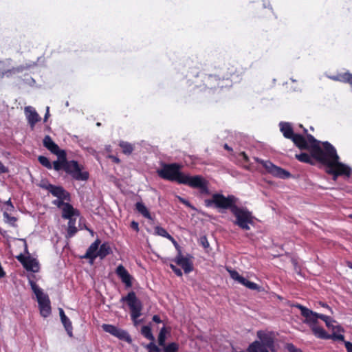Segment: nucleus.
I'll return each mask as SVG.
<instances>
[{"mask_svg":"<svg viewBox=\"0 0 352 352\" xmlns=\"http://www.w3.org/2000/svg\"><path fill=\"white\" fill-rule=\"evenodd\" d=\"M241 155L244 157L245 160H248V156L244 152H241Z\"/></svg>","mask_w":352,"mask_h":352,"instance_id":"obj_57","label":"nucleus"},{"mask_svg":"<svg viewBox=\"0 0 352 352\" xmlns=\"http://www.w3.org/2000/svg\"><path fill=\"white\" fill-rule=\"evenodd\" d=\"M289 350L291 351V352H300V351L297 349H294V351H292L291 349H289Z\"/></svg>","mask_w":352,"mask_h":352,"instance_id":"obj_60","label":"nucleus"},{"mask_svg":"<svg viewBox=\"0 0 352 352\" xmlns=\"http://www.w3.org/2000/svg\"><path fill=\"white\" fill-rule=\"evenodd\" d=\"M100 244V240L97 239L88 248L85 256H83V258L89 259L90 262L92 263L94 261V260L97 258V253L98 251Z\"/></svg>","mask_w":352,"mask_h":352,"instance_id":"obj_19","label":"nucleus"},{"mask_svg":"<svg viewBox=\"0 0 352 352\" xmlns=\"http://www.w3.org/2000/svg\"><path fill=\"white\" fill-rule=\"evenodd\" d=\"M148 352H164V349L160 348L155 342H150L145 345Z\"/></svg>","mask_w":352,"mask_h":352,"instance_id":"obj_38","label":"nucleus"},{"mask_svg":"<svg viewBox=\"0 0 352 352\" xmlns=\"http://www.w3.org/2000/svg\"><path fill=\"white\" fill-rule=\"evenodd\" d=\"M116 338L121 340H124L128 343H131L132 342V339L129 333L126 331L123 330L122 329H119Z\"/></svg>","mask_w":352,"mask_h":352,"instance_id":"obj_30","label":"nucleus"},{"mask_svg":"<svg viewBox=\"0 0 352 352\" xmlns=\"http://www.w3.org/2000/svg\"><path fill=\"white\" fill-rule=\"evenodd\" d=\"M49 116H50V107H47L46 113H45V116H44V122L47 121V120L49 118Z\"/></svg>","mask_w":352,"mask_h":352,"instance_id":"obj_51","label":"nucleus"},{"mask_svg":"<svg viewBox=\"0 0 352 352\" xmlns=\"http://www.w3.org/2000/svg\"><path fill=\"white\" fill-rule=\"evenodd\" d=\"M153 321H154L156 323H161L162 320L160 319V317L157 315H154L153 316Z\"/></svg>","mask_w":352,"mask_h":352,"instance_id":"obj_50","label":"nucleus"},{"mask_svg":"<svg viewBox=\"0 0 352 352\" xmlns=\"http://www.w3.org/2000/svg\"><path fill=\"white\" fill-rule=\"evenodd\" d=\"M119 145L126 155H130L133 151V146L127 142L121 141Z\"/></svg>","mask_w":352,"mask_h":352,"instance_id":"obj_31","label":"nucleus"},{"mask_svg":"<svg viewBox=\"0 0 352 352\" xmlns=\"http://www.w3.org/2000/svg\"><path fill=\"white\" fill-rule=\"evenodd\" d=\"M331 78L334 80H339V81H341V79H342V75H340V76H333L331 77Z\"/></svg>","mask_w":352,"mask_h":352,"instance_id":"obj_54","label":"nucleus"},{"mask_svg":"<svg viewBox=\"0 0 352 352\" xmlns=\"http://www.w3.org/2000/svg\"><path fill=\"white\" fill-rule=\"evenodd\" d=\"M6 204L10 206L11 208H13V205L12 204V202L10 200H8L7 202H6Z\"/></svg>","mask_w":352,"mask_h":352,"instance_id":"obj_58","label":"nucleus"},{"mask_svg":"<svg viewBox=\"0 0 352 352\" xmlns=\"http://www.w3.org/2000/svg\"><path fill=\"white\" fill-rule=\"evenodd\" d=\"M141 333L144 338L151 340V342H154L155 337L153 336L151 331V328L149 326H143L141 329Z\"/></svg>","mask_w":352,"mask_h":352,"instance_id":"obj_26","label":"nucleus"},{"mask_svg":"<svg viewBox=\"0 0 352 352\" xmlns=\"http://www.w3.org/2000/svg\"><path fill=\"white\" fill-rule=\"evenodd\" d=\"M38 160L42 166L47 168V169L52 168V163L50 162L49 159L47 157H46L45 156H43V155L38 156Z\"/></svg>","mask_w":352,"mask_h":352,"instance_id":"obj_37","label":"nucleus"},{"mask_svg":"<svg viewBox=\"0 0 352 352\" xmlns=\"http://www.w3.org/2000/svg\"><path fill=\"white\" fill-rule=\"evenodd\" d=\"M177 197L178 200H179L181 203H182L183 204L186 205V206H188V207H189V208H192V206H191L190 203L188 200H186V199H185L182 198V197H180V196H177Z\"/></svg>","mask_w":352,"mask_h":352,"instance_id":"obj_44","label":"nucleus"},{"mask_svg":"<svg viewBox=\"0 0 352 352\" xmlns=\"http://www.w3.org/2000/svg\"><path fill=\"white\" fill-rule=\"evenodd\" d=\"M114 160H115V162H119V161H120V160H119V159H118V158H116V157H114Z\"/></svg>","mask_w":352,"mask_h":352,"instance_id":"obj_61","label":"nucleus"},{"mask_svg":"<svg viewBox=\"0 0 352 352\" xmlns=\"http://www.w3.org/2000/svg\"><path fill=\"white\" fill-rule=\"evenodd\" d=\"M280 130L284 137L290 139L300 149H308L311 156L328 168L327 173L333 175L334 180L338 176L349 177L351 169L347 165L339 162V156L335 147L328 142H322L323 148L320 147L319 142L310 134L307 138L300 134L294 133L290 123L281 122L279 124Z\"/></svg>","mask_w":352,"mask_h":352,"instance_id":"obj_1","label":"nucleus"},{"mask_svg":"<svg viewBox=\"0 0 352 352\" xmlns=\"http://www.w3.org/2000/svg\"><path fill=\"white\" fill-rule=\"evenodd\" d=\"M253 352H256L255 351H254Z\"/></svg>","mask_w":352,"mask_h":352,"instance_id":"obj_64","label":"nucleus"},{"mask_svg":"<svg viewBox=\"0 0 352 352\" xmlns=\"http://www.w3.org/2000/svg\"><path fill=\"white\" fill-rule=\"evenodd\" d=\"M347 266H348L349 267H350V268H351V269H352V263H351V262H348V263H347Z\"/></svg>","mask_w":352,"mask_h":352,"instance_id":"obj_59","label":"nucleus"},{"mask_svg":"<svg viewBox=\"0 0 352 352\" xmlns=\"http://www.w3.org/2000/svg\"><path fill=\"white\" fill-rule=\"evenodd\" d=\"M58 311H59V314H60V320L62 319L63 320H65V318L67 317L66 315L65 314V312L63 311V309L62 308H59L58 309Z\"/></svg>","mask_w":352,"mask_h":352,"instance_id":"obj_49","label":"nucleus"},{"mask_svg":"<svg viewBox=\"0 0 352 352\" xmlns=\"http://www.w3.org/2000/svg\"><path fill=\"white\" fill-rule=\"evenodd\" d=\"M336 338L337 340H344V336L341 335V334H339V335L336 336Z\"/></svg>","mask_w":352,"mask_h":352,"instance_id":"obj_55","label":"nucleus"},{"mask_svg":"<svg viewBox=\"0 0 352 352\" xmlns=\"http://www.w3.org/2000/svg\"><path fill=\"white\" fill-rule=\"evenodd\" d=\"M237 198L233 195L225 197L220 193H214L212 195V198L205 200V205L206 207H212L214 206L217 208L221 209H230L235 206Z\"/></svg>","mask_w":352,"mask_h":352,"instance_id":"obj_6","label":"nucleus"},{"mask_svg":"<svg viewBox=\"0 0 352 352\" xmlns=\"http://www.w3.org/2000/svg\"><path fill=\"white\" fill-rule=\"evenodd\" d=\"M304 132L305 133H307V130L306 129H304Z\"/></svg>","mask_w":352,"mask_h":352,"instance_id":"obj_63","label":"nucleus"},{"mask_svg":"<svg viewBox=\"0 0 352 352\" xmlns=\"http://www.w3.org/2000/svg\"><path fill=\"white\" fill-rule=\"evenodd\" d=\"M166 328L164 327L161 329L158 336V344L160 346L166 345Z\"/></svg>","mask_w":352,"mask_h":352,"instance_id":"obj_35","label":"nucleus"},{"mask_svg":"<svg viewBox=\"0 0 352 352\" xmlns=\"http://www.w3.org/2000/svg\"><path fill=\"white\" fill-rule=\"evenodd\" d=\"M174 261L182 267L186 274H188L193 270L192 263L189 258L182 255L181 250H179Z\"/></svg>","mask_w":352,"mask_h":352,"instance_id":"obj_17","label":"nucleus"},{"mask_svg":"<svg viewBox=\"0 0 352 352\" xmlns=\"http://www.w3.org/2000/svg\"><path fill=\"white\" fill-rule=\"evenodd\" d=\"M58 160L53 162L52 167L56 171L65 169V162L67 161V155L65 151H62L58 155H56Z\"/></svg>","mask_w":352,"mask_h":352,"instance_id":"obj_22","label":"nucleus"},{"mask_svg":"<svg viewBox=\"0 0 352 352\" xmlns=\"http://www.w3.org/2000/svg\"><path fill=\"white\" fill-rule=\"evenodd\" d=\"M230 277L234 280L235 281H237L239 283L245 286L250 289L252 290H256L258 289V286L257 284L249 281L242 276H241L236 270H228Z\"/></svg>","mask_w":352,"mask_h":352,"instance_id":"obj_14","label":"nucleus"},{"mask_svg":"<svg viewBox=\"0 0 352 352\" xmlns=\"http://www.w3.org/2000/svg\"><path fill=\"white\" fill-rule=\"evenodd\" d=\"M64 170L76 180L86 181L89 178V173L86 171L82 172L78 163L74 160H67L65 162Z\"/></svg>","mask_w":352,"mask_h":352,"instance_id":"obj_8","label":"nucleus"},{"mask_svg":"<svg viewBox=\"0 0 352 352\" xmlns=\"http://www.w3.org/2000/svg\"><path fill=\"white\" fill-rule=\"evenodd\" d=\"M8 172V168L6 167L0 161V174L6 173Z\"/></svg>","mask_w":352,"mask_h":352,"instance_id":"obj_47","label":"nucleus"},{"mask_svg":"<svg viewBox=\"0 0 352 352\" xmlns=\"http://www.w3.org/2000/svg\"><path fill=\"white\" fill-rule=\"evenodd\" d=\"M257 336L260 341H254L248 348V352H269L268 349L272 352L276 351L274 345V340L271 333H266L263 331L257 332Z\"/></svg>","mask_w":352,"mask_h":352,"instance_id":"obj_3","label":"nucleus"},{"mask_svg":"<svg viewBox=\"0 0 352 352\" xmlns=\"http://www.w3.org/2000/svg\"><path fill=\"white\" fill-rule=\"evenodd\" d=\"M296 157L300 162H305V163H308V164H314L313 163V160L311 159V157L309 154H307V153H302L300 154L296 155Z\"/></svg>","mask_w":352,"mask_h":352,"instance_id":"obj_33","label":"nucleus"},{"mask_svg":"<svg viewBox=\"0 0 352 352\" xmlns=\"http://www.w3.org/2000/svg\"><path fill=\"white\" fill-rule=\"evenodd\" d=\"M182 166L177 163L162 164L161 168L157 170L158 176L164 179L177 182L192 188L199 190L201 195H209L208 182L201 175H186L181 172Z\"/></svg>","mask_w":352,"mask_h":352,"instance_id":"obj_2","label":"nucleus"},{"mask_svg":"<svg viewBox=\"0 0 352 352\" xmlns=\"http://www.w3.org/2000/svg\"><path fill=\"white\" fill-rule=\"evenodd\" d=\"M16 258L28 271L37 272L39 270V265L36 259L30 256H24L22 254L18 256Z\"/></svg>","mask_w":352,"mask_h":352,"instance_id":"obj_13","label":"nucleus"},{"mask_svg":"<svg viewBox=\"0 0 352 352\" xmlns=\"http://www.w3.org/2000/svg\"><path fill=\"white\" fill-rule=\"evenodd\" d=\"M341 81L348 82L352 87V74L349 72L342 74Z\"/></svg>","mask_w":352,"mask_h":352,"instance_id":"obj_39","label":"nucleus"},{"mask_svg":"<svg viewBox=\"0 0 352 352\" xmlns=\"http://www.w3.org/2000/svg\"><path fill=\"white\" fill-rule=\"evenodd\" d=\"M162 347L164 349V352H178L179 351V344L176 342H170Z\"/></svg>","mask_w":352,"mask_h":352,"instance_id":"obj_34","label":"nucleus"},{"mask_svg":"<svg viewBox=\"0 0 352 352\" xmlns=\"http://www.w3.org/2000/svg\"><path fill=\"white\" fill-rule=\"evenodd\" d=\"M324 322L326 324V326L328 328L333 327V323L335 322V320L331 318L330 316H328V319H325Z\"/></svg>","mask_w":352,"mask_h":352,"instance_id":"obj_43","label":"nucleus"},{"mask_svg":"<svg viewBox=\"0 0 352 352\" xmlns=\"http://www.w3.org/2000/svg\"><path fill=\"white\" fill-rule=\"evenodd\" d=\"M231 212L235 217V220L233 221L234 224L239 226L241 229L249 230L250 225L254 224V217L252 212L249 211L246 208L239 207L235 205L232 208Z\"/></svg>","mask_w":352,"mask_h":352,"instance_id":"obj_5","label":"nucleus"},{"mask_svg":"<svg viewBox=\"0 0 352 352\" xmlns=\"http://www.w3.org/2000/svg\"><path fill=\"white\" fill-rule=\"evenodd\" d=\"M61 322L63 323L67 334L70 337H72L73 336V333H72L73 327H72V322L70 321V320L67 317H66L65 320H63V319L61 320Z\"/></svg>","mask_w":352,"mask_h":352,"instance_id":"obj_32","label":"nucleus"},{"mask_svg":"<svg viewBox=\"0 0 352 352\" xmlns=\"http://www.w3.org/2000/svg\"><path fill=\"white\" fill-rule=\"evenodd\" d=\"M116 273L126 287L132 286V276L122 265H119L117 267Z\"/></svg>","mask_w":352,"mask_h":352,"instance_id":"obj_18","label":"nucleus"},{"mask_svg":"<svg viewBox=\"0 0 352 352\" xmlns=\"http://www.w3.org/2000/svg\"><path fill=\"white\" fill-rule=\"evenodd\" d=\"M28 280L31 289L36 297L41 315L43 318L48 317L52 312L50 300L48 295L43 292V290L37 285L30 276H28Z\"/></svg>","mask_w":352,"mask_h":352,"instance_id":"obj_4","label":"nucleus"},{"mask_svg":"<svg viewBox=\"0 0 352 352\" xmlns=\"http://www.w3.org/2000/svg\"><path fill=\"white\" fill-rule=\"evenodd\" d=\"M168 240H170L173 243V244L174 245V246L175 247V248L177 249V250L178 251V253H179V250H181V249H180V246L179 245L177 242L174 239V238L172 236H171V238H169Z\"/></svg>","mask_w":352,"mask_h":352,"instance_id":"obj_45","label":"nucleus"},{"mask_svg":"<svg viewBox=\"0 0 352 352\" xmlns=\"http://www.w3.org/2000/svg\"><path fill=\"white\" fill-rule=\"evenodd\" d=\"M295 307L300 310L301 315L305 318V322L309 324L311 328H312L314 325H317L318 319L316 316H318V313L314 312L300 304H297Z\"/></svg>","mask_w":352,"mask_h":352,"instance_id":"obj_12","label":"nucleus"},{"mask_svg":"<svg viewBox=\"0 0 352 352\" xmlns=\"http://www.w3.org/2000/svg\"><path fill=\"white\" fill-rule=\"evenodd\" d=\"M320 305L322 307H325V308H327V309H329L331 312L332 311V310H331V307H330L329 305H327V304H325V303H324V302H320Z\"/></svg>","mask_w":352,"mask_h":352,"instance_id":"obj_53","label":"nucleus"},{"mask_svg":"<svg viewBox=\"0 0 352 352\" xmlns=\"http://www.w3.org/2000/svg\"><path fill=\"white\" fill-rule=\"evenodd\" d=\"M3 217L6 219V222L9 223L12 226L14 225V223L16 221L15 217L10 216L9 214L6 212L3 213Z\"/></svg>","mask_w":352,"mask_h":352,"instance_id":"obj_40","label":"nucleus"},{"mask_svg":"<svg viewBox=\"0 0 352 352\" xmlns=\"http://www.w3.org/2000/svg\"><path fill=\"white\" fill-rule=\"evenodd\" d=\"M111 252V249L109 245L107 243H104L100 245V248H98L97 257H100L101 259H102L109 255Z\"/></svg>","mask_w":352,"mask_h":352,"instance_id":"obj_23","label":"nucleus"},{"mask_svg":"<svg viewBox=\"0 0 352 352\" xmlns=\"http://www.w3.org/2000/svg\"><path fill=\"white\" fill-rule=\"evenodd\" d=\"M135 209L137 211L140 213L144 217L152 219L151 215L146 207V206L142 202H137L135 204Z\"/></svg>","mask_w":352,"mask_h":352,"instance_id":"obj_24","label":"nucleus"},{"mask_svg":"<svg viewBox=\"0 0 352 352\" xmlns=\"http://www.w3.org/2000/svg\"><path fill=\"white\" fill-rule=\"evenodd\" d=\"M345 347L348 352H352V343L350 342H345Z\"/></svg>","mask_w":352,"mask_h":352,"instance_id":"obj_48","label":"nucleus"},{"mask_svg":"<svg viewBox=\"0 0 352 352\" xmlns=\"http://www.w3.org/2000/svg\"><path fill=\"white\" fill-rule=\"evenodd\" d=\"M43 143V146L53 154L58 155L63 151L59 148L58 146L52 140L50 135L45 136Z\"/></svg>","mask_w":352,"mask_h":352,"instance_id":"obj_21","label":"nucleus"},{"mask_svg":"<svg viewBox=\"0 0 352 352\" xmlns=\"http://www.w3.org/2000/svg\"><path fill=\"white\" fill-rule=\"evenodd\" d=\"M317 316V319H321L323 321L325 320V319H328V316H325V315H323V314H318V316Z\"/></svg>","mask_w":352,"mask_h":352,"instance_id":"obj_52","label":"nucleus"},{"mask_svg":"<svg viewBox=\"0 0 352 352\" xmlns=\"http://www.w3.org/2000/svg\"><path fill=\"white\" fill-rule=\"evenodd\" d=\"M12 60L8 58L5 60H0V77L3 78L5 75L15 72H20L21 69L11 67Z\"/></svg>","mask_w":352,"mask_h":352,"instance_id":"obj_20","label":"nucleus"},{"mask_svg":"<svg viewBox=\"0 0 352 352\" xmlns=\"http://www.w3.org/2000/svg\"><path fill=\"white\" fill-rule=\"evenodd\" d=\"M200 244L205 248H208L209 247V242L206 236H201L199 239Z\"/></svg>","mask_w":352,"mask_h":352,"instance_id":"obj_41","label":"nucleus"},{"mask_svg":"<svg viewBox=\"0 0 352 352\" xmlns=\"http://www.w3.org/2000/svg\"><path fill=\"white\" fill-rule=\"evenodd\" d=\"M131 228L133 229L134 230L138 232L139 231V224L138 222L133 221L131 223Z\"/></svg>","mask_w":352,"mask_h":352,"instance_id":"obj_46","label":"nucleus"},{"mask_svg":"<svg viewBox=\"0 0 352 352\" xmlns=\"http://www.w3.org/2000/svg\"><path fill=\"white\" fill-rule=\"evenodd\" d=\"M257 162L261 164L263 167L274 176L281 178V179H287L290 177L291 174L289 172L278 167L273 164L270 161H265L263 160H257Z\"/></svg>","mask_w":352,"mask_h":352,"instance_id":"obj_10","label":"nucleus"},{"mask_svg":"<svg viewBox=\"0 0 352 352\" xmlns=\"http://www.w3.org/2000/svg\"><path fill=\"white\" fill-rule=\"evenodd\" d=\"M170 267L172 269V270L175 272V274L178 276H182V272L179 268H177L175 265L173 264H170Z\"/></svg>","mask_w":352,"mask_h":352,"instance_id":"obj_42","label":"nucleus"},{"mask_svg":"<svg viewBox=\"0 0 352 352\" xmlns=\"http://www.w3.org/2000/svg\"><path fill=\"white\" fill-rule=\"evenodd\" d=\"M121 300L127 302L131 310V319L136 324L138 318L142 314V305L141 301L136 297L134 292H129L127 296L122 297Z\"/></svg>","mask_w":352,"mask_h":352,"instance_id":"obj_7","label":"nucleus"},{"mask_svg":"<svg viewBox=\"0 0 352 352\" xmlns=\"http://www.w3.org/2000/svg\"><path fill=\"white\" fill-rule=\"evenodd\" d=\"M25 114L32 129L35 126V124L41 119L38 113L36 111L35 109L31 106L25 107L24 109Z\"/></svg>","mask_w":352,"mask_h":352,"instance_id":"obj_16","label":"nucleus"},{"mask_svg":"<svg viewBox=\"0 0 352 352\" xmlns=\"http://www.w3.org/2000/svg\"><path fill=\"white\" fill-rule=\"evenodd\" d=\"M96 125H97V126H100V122H98V123L96 124Z\"/></svg>","mask_w":352,"mask_h":352,"instance_id":"obj_62","label":"nucleus"},{"mask_svg":"<svg viewBox=\"0 0 352 352\" xmlns=\"http://www.w3.org/2000/svg\"><path fill=\"white\" fill-rule=\"evenodd\" d=\"M116 338L121 340H124L128 343H131L132 342V339L129 333L126 331L123 330L122 329H119Z\"/></svg>","mask_w":352,"mask_h":352,"instance_id":"obj_29","label":"nucleus"},{"mask_svg":"<svg viewBox=\"0 0 352 352\" xmlns=\"http://www.w3.org/2000/svg\"><path fill=\"white\" fill-rule=\"evenodd\" d=\"M155 234L163 236L168 239L171 238V235H170L164 228L160 226H156L155 228Z\"/></svg>","mask_w":352,"mask_h":352,"instance_id":"obj_36","label":"nucleus"},{"mask_svg":"<svg viewBox=\"0 0 352 352\" xmlns=\"http://www.w3.org/2000/svg\"><path fill=\"white\" fill-rule=\"evenodd\" d=\"M78 231L76 227V219H69L68 221V228L67 232V237H72Z\"/></svg>","mask_w":352,"mask_h":352,"instance_id":"obj_25","label":"nucleus"},{"mask_svg":"<svg viewBox=\"0 0 352 352\" xmlns=\"http://www.w3.org/2000/svg\"><path fill=\"white\" fill-rule=\"evenodd\" d=\"M71 196L68 199L63 198H57L52 201V204L62 210V217L65 219H72L74 217L79 215L78 211L69 203L65 201H70Z\"/></svg>","mask_w":352,"mask_h":352,"instance_id":"obj_9","label":"nucleus"},{"mask_svg":"<svg viewBox=\"0 0 352 352\" xmlns=\"http://www.w3.org/2000/svg\"><path fill=\"white\" fill-rule=\"evenodd\" d=\"M102 328L105 332H107L115 337H116L120 329V328L109 324H103L102 325Z\"/></svg>","mask_w":352,"mask_h":352,"instance_id":"obj_28","label":"nucleus"},{"mask_svg":"<svg viewBox=\"0 0 352 352\" xmlns=\"http://www.w3.org/2000/svg\"><path fill=\"white\" fill-rule=\"evenodd\" d=\"M40 186L43 189L47 190L53 196L57 198L68 199L69 197V193L61 186H54L47 182L41 184Z\"/></svg>","mask_w":352,"mask_h":352,"instance_id":"obj_11","label":"nucleus"},{"mask_svg":"<svg viewBox=\"0 0 352 352\" xmlns=\"http://www.w3.org/2000/svg\"><path fill=\"white\" fill-rule=\"evenodd\" d=\"M230 277L234 280L235 281H237L239 283L245 286L250 289L252 290H256L258 289V286L257 284L249 281L242 276H241L236 270H228Z\"/></svg>","mask_w":352,"mask_h":352,"instance_id":"obj_15","label":"nucleus"},{"mask_svg":"<svg viewBox=\"0 0 352 352\" xmlns=\"http://www.w3.org/2000/svg\"><path fill=\"white\" fill-rule=\"evenodd\" d=\"M314 334L319 338H328L329 336L326 331L317 325H314L312 328H311Z\"/></svg>","mask_w":352,"mask_h":352,"instance_id":"obj_27","label":"nucleus"},{"mask_svg":"<svg viewBox=\"0 0 352 352\" xmlns=\"http://www.w3.org/2000/svg\"><path fill=\"white\" fill-rule=\"evenodd\" d=\"M224 148H225V149H226V150H228L229 151L232 150V148L230 147L227 144H224Z\"/></svg>","mask_w":352,"mask_h":352,"instance_id":"obj_56","label":"nucleus"}]
</instances>
